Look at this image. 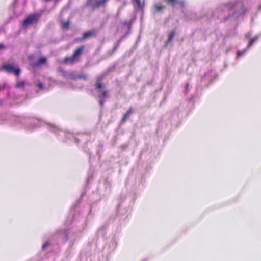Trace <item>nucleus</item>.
Instances as JSON below:
<instances>
[{
    "label": "nucleus",
    "mask_w": 261,
    "mask_h": 261,
    "mask_svg": "<svg viewBox=\"0 0 261 261\" xmlns=\"http://www.w3.org/2000/svg\"><path fill=\"white\" fill-rule=\"evenodd\" d=\"M103 78V76H99L98 77L96 82L95 84V88L97 90H101L102 89V84H101V81L102 80Z\"/></svg>",
    "instance_id": "6e6552de"
},
{
    "label": "nucleus",
    "mask_w": 261,
    "mask_h": 261,
    "mask_svg": "<svg viewBox=\"0 0 261 261\" xmlns=\"http://www.w3.org/2000/svg\"><path fill=\"white\" fill-rule=\"evenodd\" d=\"M93 0H87L86 2L84 4V5L83 6V8H85L88 6H91L92 4V2Z\"/></svg>",
    "instance_id": "dca6fc26"
},
{
    "label": "nucleus",
    "mask_w": 261,
    "mask_h": 261,
    "mask_svg": "<svg viewBox=\"0 0 261 261\" xmlns=\"http://www.w3.org/2000/svg\"><path fill=\"white\" fill-rule=\"evenodd\" d=\"M85 49L84 45H81L77 47L71 56H66L63 60V63L67 64H73L76 62H79L80 57L83 54Z\"/></svg>",
    "instance_id": "f257e3e1"
},
{
    "label": "nucleus",
    "mask_w": 261,
    "mask_h": 261,
    "mask_svg": "<svg viewBox=\"0 0 261 261\" xmlns=\"http://www.w3.org/2000/svg\"><path fill=\"white\" fill-rule=\"evenodd\" d=\"M106 1H107V0H106Z\"/></svg>",
    "instance_id": "c85d7f7f"
},
{
    "label": "nucleus",
    "mask_w": 261,
    "mask_h": 261,
    "mask_svg": "<svg viewBox=\"0 0 261 261\" xmlns=\"http://www.w3.org/2000/svg\"><path fill=\"white\" fill-rule=\"evenodd\" d=\"M256 39L255 38L252 39L249 43L248 44V45H247L246 48L248 49V48H249L253 44V43H254V42L255 41Z\"/></svg>",
    "instance_id": "f3484780"
},
{
    "label": "nucleus",
    "mask_w": 261,
    "mask_h": 261,
    "mask_svg": "<svg viewBox=\"0 0 261 261\" xmlns=\"http://www.w3.org/2000/svg\"><path fill=\"white\" fill-rule=\"evenodd\" d=\"M123 25H127L129 28H130V26H131V23L130 22H128V21H124V22H123Z\"/></svg>",
    "instance_id": "5701e85b"
},
{
    "label": "nucleus",
    "mask_w": 261,
    "mask_h": 261,
    "mask_svg": "<svg viewBox=\"0 0 261 261\" xmlns=\"http://www.w3.org/2000/svg\"><path fill=\"white\" fill-rule=\"evenodd\" d=\"M98 97L100 98L106 99L108 97V91L106 90L101 89L99 90Z\"/></svg>",
    "instance_id": "9d476101"
},
{
    "label": "nucleus",
    "mask_w": 261,
    "mask_h": 261,
    "mask_svg": "<svg viewBox=\"0 0 261 261\" xmlns=\"http://www.w3.org/2000/svg\"><path fill=\"white\" fill-rule=\"evenodd\" d=\"M68 25H69V22L66 21L63 23L62 27L63 28H67L68 27Z\"/></svg>",
    "instance_id": "b1692460"
},
{
    "label": "nucleus",
    "mask_w": 261,
    "mask_h": 261,
    "mask_svg": "<svg viewBox=\"0 0 261 261\" xmlns=\"http://www.w3.org/2000/svg\"><path fill=\"white\" fill-rule=\"evenodd\" d=\"M118 46V44H117L115 46H114V47L113 48V50L115 51L117 49Z\"/></svg>",
    "instance_id": "bb28decb"
},
{
    "label": "nucleus",
    "mask_w": 261,
    "mask_h": 261,
    "mask_svg": "<svg viewBox=\"0 0 261 261\" xmlns=\"http://www.w3.org/2000/svg\"><path fill=\"white\" fill-rule=\"evenodd\" d=\"M105 100V99H102V98H100V99L99 100V104H100V106L101 107H103V106Z\"/></svg>",
    "instance_id": "4be33fe9"
},
{
    "label": "nucleus",
    "mask_w": 261,
    "mask_h": 261,
    "mask_svg": "<svg viewBox=\"0 0 261 261\" xmlns=\"http://www.w3.org/2000/svg\"><path fill=\"white\" fill-rule=\"evenodd\" d=\"M4 46L3 44H0V49L4 48Z\"/></svg>",
    "instance_id": "a878e982"
},
{
    "label": "nucleus",
    "mask_w": 261,
    "mask_h": 261,
    "mask_svg": "<svg viewBox=\"0 0 261 261\" xmlns=\"http://www.w3.org/2000/svg\"><path fill=\"white\" fill-rule=\"evenodd\" d=\"M17 75H18L19 74V71H20V69L18 68H17Z\"/></svg>",
    "instance_id": "cd10ccee"
},
{
    "label": "nucleus",
    "mask_w": 261,
    "mask_h": 261,
    "mask_svg": "<svg viewBox=\"0 0 261 261\" xmlns=\"http://www.w3.org/2000/svg\"><path fill=\"white\" fill-rule=\"evenodd\" d=\"M36 87H37L40 89H42L43 88V85L41 82H38L36 84Z\"/></svg>",
    "instance_id": "412c9836"
},
{
    "label": "nucleus",
    "mask_w": 261,
    "mask_h": 261,
    "mask_svg": "<svg viewBox=\"0 0 261 261\" xmlns=\"http://www.w3.org/2000/svg\"><path fill=\"white\" fill-rule=\"evenodd\" d=\"M247 50V48L245 49L243 51H241L240 50L238 51L237 53V55L238 56H241V55H243L246 51V50Z\"/></svg>",
    "instance_id": "aec40b11"
},
{
    "label": "nucleus",
    "mask_w": 261,
    "mask_h": 261,
    "mask_svg": "<svg viewBox=\"0 0 261 261\" xmlns=\"http://www.w3.org/2000/svg\"><path fill=\"white\" fill-rule=\"evenodd\" d=\"M0 71L16 75V66L15 63L7 62L0 66Z\"/></svg>",
    "instance_id": "f03ea898"
},
{
    "label": "nucleus",
    "mask_w": 261,
    "mask_h": 261,
    "mask_svg": "<svg viewBox=\"0 0 261 261\" xmlns=\"http://www.w3.org/2000/svg\"><path fill=\"white\" fill-rule=\"evenodd\" d=\"M106 2V0H98L96 1L95 3L91 5V10L94 11L100 6L105 5Z\"/></svg>",
    "instance_id": "423d86ee"
},
{
    "label": "nucleus",
    "mask_w": 261,
    "mask_h": 261,
    "mask_svg": "<svg viewBox=\"0 0 261 261\" xmlns=\"http://www.w3.org/2000/svg\"><path fill=\"white\" fill-rule=\"evenodd\" d=\"M47 59L46 57H43L40 58L37 62H34L32 64V66L33 68H35L39 66L41 64H45L46 62Z\"/></svg>",
    "instance_id": "0eeeda50"
},
{
    "label": "nucleus",
    "mask_w": 261,
    "mask_h": 261,
    "mask_svg": "<svg viewBox=\"0 0 261 261\" xmlns=\"http://www.w3.org/2000/svg\"><path fill=\"white\" fill-rule=\"evenodd\" d=\"M176 33V30H172L171 32L169 33L168 37V39L166 42V45H167L172 40H173L175 35Z\"/></svg>",
    "instance_id": "1a4fd4ad"
},
{
    "label": "nucleus",
    "mask_w": 261,
    "mask_h": 261,
    "mask_svg": "<svg viewBox=\"0 0 261 261\" xmlns=\"http://www.w3.org/2000/svg\"><path fill=\"white\" fill-rule=\"evenodd\" d=\"M39 19V15L37 14H31L28 16L22 22V25L24 27L36 24L38 22Z\"/></svg>",
    "instance_id": "7ed1b4c3"
},
{
    "label": "nucleus",
    "mask_w": 261,
    "mask_h": 261,
    "mask_svg": "<svg viewBox=\"0 0 261 261\" xmlns=\"http://www.w3.org/2000/svg\"><path fill=\"white\" fill-rule=\"evenodd\" d=\"M164 6L161 4H155L153 6L154 12H161L163 9Z\"/></svg>",
    "instance_id": "f8f14e48"
},
{
    "label": "nucleus",
    "mask_w": 261,
    "mask_h": 261,
    "mask_svg": "<svg viewBox=\"0 0 261 261\" xmlns=\"http://www.w3.org/2000/svg\"><path fill=\"white\" fill-rule=\"evenodd\" d=\"M72 77L74 79H82L86 80L87 79V75L86 74H81V75H75L74 76H72Z\"/></svg>",
    "instance_id": "4468645a"
},
{
    "label": "nucleus",
    "mask_w": 261,
    "mask_h": 261,
    "mask_svg": "<svg viewBox=\"0 0 261 261\" xmlns=\"http://www.w3.org/2000/svg\"><path fill=\"white\" fill-rule=\"evenodd\" d=\"M26 84L24 81H19L17 82V88H24L25 85Z\"/></svg>",
    "instance_id": "2eb2a0df"
},
{
    "label": "nucleus",
    "mask_w": 261,
    "mask_h": 261,
    "mask_svg": "<svg viewBox=\"0 0 261 261\" xmlns=\"http://www.w3.org/2000/svg\"><path fill=\"white\" fill-rule=\"evenodd\" d=\"M256 39L255 38L252 39L249 43L248 44V45H247L246 48L248 49V48H249L253 44V43H254V42L255 41Z\"/></svg>",
    "instance_id": "a211bd4d"
},
{
    "label": "nucleus",
    "mask_w": 261,
    "mask_h": 261,
    "mask_svg": "<svg viewBox=\"0 0 261 261\" xmlns=\"http://www.w3.org/2000/svg\"><path fill=\"white\" fill-rule=\"evenodd\" d=\"M132 112V108H130L127 112L121 118V122L124 123L125 122L126 120L129 117L130 114Z\"/></svg>",
    "instance_id": "9b49d317"
},
{
    "label": "nucleus",
    "mask_w": 261,
    "mask_h": 261,
    "mask_svg": "<svg viewBox=\"0 0 261 261\" xmlns=\"http://www.w3.org/2000/svg\"><path fill=\"white\" fill-rule=\"evenodd\" d=\"M133 3L135 7L139 9L141 7V3L140 0H132Z\"/></svg>",
    "instance_id": "ddd939ff"
},
{
    "label": "nucleus",
    "mask_w": 261,
    "mask_h": 261,
    "mask_svg": "<svg viewBox=\"0 0 261 261\" xmlns=\"http://www.w3.org/2000/svg\"><path fill=\"white\" fill-rule=\"evenodd\" d=\"M256 39L255 38L252 39L249 43L248 44V45H247L246 48L248 49V48H249L253 44V43H254V42L255 41Z\"/></svg>",
    "instance_id": "6ab92c4d"
},
{
    "label": "nucleus",
    "mask_w": 261,
    "mask_h": 261,
    "mask_svg": "<svg viewBox=\"0 0 261 261\" xmlns=\"http://www.w3.org/2000/svg\"><path fill=\"white\" fill-rule=\"evenodd\" d=\"M96 31L95 29H93V30L85 32L83 34L82 37L80 39V40H83L87 39V38L94 37L96 36Z\"/></svg>",
    "instance_id": "20e7f679"
},
{
    "label": "nucleus",
    "mask_w": 261,
    "mask_h": 261,
    "mask_svg": "<svg viewBox=\"0 0 261 261\" xmlns=\"http://www.w3.org/2000/svg\"><path fill=\"white\" fill-rule=\"evenodd\" d=\"M49 245V243L48 242H46L45 243H44L42 246V248L43 249H44L46 246H47L48 245Z\"/></svg>",
    "instance_id": "393cba45"
},
{
    "label": "nucleus",
    "mask_w": 261,
    "mask_h": 261,
    "mask_svg": "<svg viewBox=\"0 0 261 261\" xmlns=\"http://www.w3.org/2000/svg\"><path fill=\"white\" fill-rule=\"evenodd\" d=\"M167 4L175 6V4H178L180 7L184 8L185 2L182 0H164Z\"/></svg>",
    "instance_id": "39448f33"
}]
</instances>
